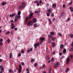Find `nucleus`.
<instances>
[{
    "label": "nucleus",
    "instance_id": "obj_1",
    "mask_svg": "<svg viewBox=\"0 0 73 73\" xmlns=\"http://www.w3.org/2000/svg\"><path fill=\"white\" fill-rule=\"evenodd\" d=\"M21 14V11H19L17 13V15H16L15 17L14 21L15 22H17L18 20V19H20L21 18V16L20 15Z\"/></svg>",
    "mask_w": 73,
    "mask_h": 73
},
{
    "label": "nucleus",
    "instance_id": "obj_2",
    "mask_svg": "<svg viewBox=\"0 0 73 73\" xmlns=\"http://www.w3.org/2000/svg\"><path fill=\"white\" fill-rule=\"evenodd\" d=\"M66 63L67 64H68L69 62H70V57H69L68 56L66 59Z\"/></svg>",
    "mask_w": 73,
    "mask_h": 73
},
{
    "label": "nucleus",
    "instance_id": "obj_3",
    "mask_svg": "<svg viewBox=\"0 0 73 73\" xmlns=\"http://www.w3.org/2000/svg\"><path fill=\"white\" fill-rule=\"evenodd\" d=\"M25 3L23 2L22 4V6H19V8H18L19 9H20V8H23L25 7Z\"/></svg>",
    "mask_w": 73,
    "mask_h": 73
},
{
    "label": "nucleus",
    "instance_id": "obj_4",
    "mask_svg": "<svg viewBox=\"0 0 73 73\" xmlns=\"http://www.w3.org/2000/svg\"><path fill=\"white\" fill-rule=\"evenodd\" d=\"M33 23V21H31L30 22H29L27 23V25H29V26H31L32 24Z\"/></svg>",
    "mask_w": 73,
    "mask_h": 73
},
{
    "label": "nucleus",
    "instance_id": "obj_5",
    "mask_svg": "<svg viewBox=\"0 0 73 73\" xmlns=\"http://www.w3.org/2000/svg\"><path fill=\"white\" fill-rule=\"evenodd\" d=\"M59 65H60V63L59 62H57L54 65V66L56 69L58 68Z\"/></svg>",
    "mask_w": 73,
    "mask_h": 73
},
{
    "label": "nucleus",
    "instance_id": "obj_6",
    "mask_svg": "<svg viewBox=\"0 0 73 73\" xmlns=\"http://www.w3.org/2000/svg\"><path fill=\"white\" fill-rule=\"evenodd\" d=\"M40 45V43H35V44L34 45L35 47V48H37V46L38 47L39 46V45Z\"/></svg>",
    "mask_w": 73,
    "mask_h": 73
},
{
    "label": "nucleus",
    "instance_id": "obj_7",
    "mask_svg": "<svg viewBox=\"0 0 73 73\" xmlns=\"http://www.w3.org/2000/svg\"><path fill=\"white\" fill-rule=\"evenodd\" d=\"M47 11L48 13H51L52 12V9H49L48 10H47Z\"/></svg>",
    "mask_w": 73,
    "mask_h": 73
},
{
    "label": "nucleus",
    "instance_id": "obj_8",
    "mask_svg": "<svg viewBox=\"0 0 73 73\" xmlns=\"http://www.w3.org/2000/svg\"><path fill=\"white\" fill-rule=\"evenodd\" d=\"M4 68H3V66L2 65H1L0 66V69H1V70L2 71V72H4V70H3Z\"/></svg>",
    "mask_w": 73,
    "mask_h": 73
},
{
    "label": "nucleus",
    "instance_id": "obj_9",
    "mask_svg": "<svg viewBox=\"0 0 73 73\" xmlns=\"http://www.w3.org/2000/svg\"><path fill=\"white\" fill-rule=\"evenodd\" d=\"M61 16L62 17H63V16H64L65 15V12H62L61 13Z\"/></svg>",
    "mask_w": 73,
    "mask_h": 73
},
{
    "label": "nucleus",
    "instance_id": "obj_10",
    "mask_svg": "<svg viewBox=\"0 0 73 73\" xmlns=\"http://www.w3.org/2000/svg\"><path fill=\"white\" fill-rule=\"evenodd\" d=\"M33 50V49L32 48H31L29 50L28 49L27 50V53H29V52H32V50Z\"/></svg>",
    "mask_w": 73,
    "mask_h": 73
},
{
    "label": "nucleus",
    "instance_id": "obj_11",
    "mask_svg": "<svg viewBox=\"0 0 73 73\" xmlns=\"http://www.w3.org/2000/svg\"><path fill=\"white\" fill-rule=\"evenodd\" d=\"M16 15V13H14V14H13L12 15L10 14L9 15V16L10 17H13V16H14Z\"/></svg>",
    "mask_w": 73,
    "mask_h": 73
},
{
    "label": "nucleus",
    "instance_id": "obj_12",
    "mask_svg": "<svg viewBox=\"0 0 73 73\" xmlns=\"http://www.w3.org/2000/svg\"><path fill=\"white\" fill-rule=\"evenodd\" d=\"M52 7L53 8L55 9L56 8V5L55 4H53L52 5Z\"/></svg>",
    "mask_w": 73,
    "mask_h": 73
},
{
    "label": "nucleus",
    "instance_id": "obj_13",
    "mask_svg": "<svg viewBox=\"0 0 73 73\" xmlns=\"http://www.w3.org/2000/svg\"><path fill=\"white\" fill-rule=\"evenodd\" d=\"M66 50L65 48L64 49L63 51V54H65V53H66Z\"/></svg>",
    "mask_w": 73,
    "mask_h": 73
},
{
    "label": "nucleus",
    "instance_id": "obj_14",
    "mask_svg": "<svg viewBox=\"0 0 73 73\" xmlns=\"http://www.w3.org/2000/svg\"><path fill=\"white\" fill-rule=\"evenodd\" d=\"M60 48H61V49H63L64 48V45L62 44H61L60 46Z\"/></svg>",
    "mask_w": 73,
    "mask_h": 73
},
{
    "label": "nucleus",
    "instance_id": "obj_15",
    "mask_svg": "<svg viewBox=\"0 0 73 73\" xmlns=\"http://www.w3.org/2000/svg\"><path fill=\"white\" fill-rule=\"evenodd\" d=\"M33 23H36V19H34L33 20Z\"/></svg>",
    "mask_w": 73,
    "mask_h": 73
},
{
    "label": "nucleus",
    "instance_id": "obj_16",
    "mask_svg": "<svg viewBox=\"0 0 73 73\" xmlns=\"http://www.w3.org/2000/svg\"><path fill=\"white\" fill-rule=\"evenodd\" d=\"M69 8L70 9L72 12L73 11V8L72 7H70Z\"/></svg>",
    "mask_w": 73,
    "mask_h": 73
},
{
    "label": "nucleus",
    "instance_id": "obj_17",
    "mask_svg": "<svg viewBox=\"0 0 73 73\" xmlns=\"http://www.w3.org/2000/svg\"><path fill=\"white\" fill-rule=\"evenodd\" d=\"M33 15V13H30V14L29 15V17H32Z\"/></svg>",
    "mask_w": 73,
    "mask_h": 73
},
{
    "label": "nucleus",
    "instance_id": "obj_18",
    "mask_svg": "<svg viewBox=\"0 0 73 73\" xmlns=\"http://www.w3.org/2000/svg\"><path fill=\"white\" fill-rule=\"evenodd\" d=\"M7 4V3L6 2H3L2 3V5H5Z\"/></svg>",
    "mask_w": 73,
    "mask_h": 73
},
{
    "label": "nucleus",
    "instance_id": "obj_19",
    "mask_svg": "<svg viewBox=\"0 0 73 73\" xmlns=\"http://www.w3.org/2000/svg\"><path fill=\"white\" fill-rule=\"evenodd\" d=\"M69 70V68H67L65 72L66 73H67V72H68Z\"/></svg>",
    "mask_w": 73,
    "mask_h": 73
},
{
    "label": "nucleus",
    "instance_id": "obj_20",
    "mask_svg": "<svg viewBox=\"0 0 73 73\" xmlns=\"http://www.w3.org/2000/svg\"><path fill=\"white\" fill-rule=\"evenodd\" d=\"M55 39H56V37H54L51 38V40L52 41H54V40H55Z\"/></svg>",
    "mask_w": 73,
    "mask_h": 73
},
{
    "label": "nucleus",
    "instance_id": "obj_21",
    "mask_svg": "<svg viewBox=\"0 0 73 73\" xmlns=\"http://www.w3.org/2000/svg\"><path fill=\"white\" fill-rule=\"evenodd\" d=\"M28 19H29V17H27L25 18V21H27L28 20Z\"/></svg>",
    "mask_w": 73,
    "mask_h": 73
},
{
    "label": "nucleus",
    "instance_id": "obj_22",
    "mask_svg": "<svg viewBox=\"0 0 73 73\" xmlns=\"http://www.w3.org/2000/svg\"><path fill=\"white\" fill-rule=\"evenodd\" d=\"M48 21L49 23L50 24H52V21H51V20H50V19H48Z\"/></svg>",
    "mask_w": 73,
    "mask_h": 73
},
{
    "label": "nucleus",
    "instance_id": "obj_23",
    "mask_svg": "<svg viewBox=\"0 0 73 73\" xmlns=\"http://www.w3.org/2000/svg\"><path fill=\"white\" fill-rule=\"evenodd\" d=\"M40 39L41 40V41H42V40H45V38H40Z\"/></svg>",
    "mask_w": 73,
    "mask_h": 73
},
{
    "label": "nucleus",
    "instance_id": "obj_24",
    "mask_svg": "<svg viewBox=\"0 0 73 73\" xmlns=\"http://www.w3.org/2000/svg\"><path fill=\"white\" fill-rule=\"evenodd\" d=\"M12 53H10L9 54V57L10 58H11V57H12Z\"/></svg>",
    "mask_w": 73,
    "mask_h": 73
},
{
    "label": "nucleus",
    "instance_id": "obj_25",
    "mask_svg": "<svg viewBox=\"0 0 73 73\" xmlns=\"http://www.w3.org/2000/svg\"><path fill=\"white\" fill-rule=\"evenodd\" d=\"M70 38H73V34H70Z\"/></svg>",
    "mask_w": 73,
    "mask_h": 73
},
{
    "label": "nucleus",
    "instance_id": "obj_26",
    "mask_svg": "<svg viewBox=\"0 0 73 73\" xmlns=\"http://www.w3.org/2000/svg\"><path fill=\"white\" fill-rule=\"evenodd\" d=\"M58 35H59V36H60V37L62 36V34L60 33H58Z\"/></svg>",
    "mask_w": 73,
    "mask_h": 73
},
{
    "label": "nucleus",
    "instance_id": "obj_27",
    "mask_svg": "<svg viewBox=\"0 0 73 73\" xmlns=\"http://www.w3.org/2000/svg\"><path fill=\"white\" fill-rule=\"evenodd\" d=\"M51 72V68L50 67L49 68V70H48V73H50Z\"/></svg>",
    "mask_w": 73,
    "mask_h": 73
},
{
    "label": "nucleus",
    "instance_id": "obj_28",
    "mask_svg": "<svg viewBox=\"0 0 73 73\" xmlns=\"http://www.w3.org/2000/svg\"><path fill=\"white\" fill-rule=\"evenodd\" d=\"M48 37H49V38H52V36L51 35H48Z\"/></svg>",
    "mask_w": 73,
    "mask_h": 73
},
{
    "label": "nucleus",
    "instance_id": "obj_29",
    "mask_svg": "<svg viewBox=\"0 0 73 73\" xmlns=\"http://www.w3.org/2000/svg\"><path fill=\"white\" fill-rule=\"evenodd\" d=\"M55 46V43H52V47H54Z\"/></svg>",
    "mask_w": 73,
    "mask_h": 73
},
{
    "label": "nucleus",
    "instance_id": "obj_30",
    "mask_svg": "<svg viewBox=\"0 0 73 73\" xmlns=\"http://www.w3.org/2000/svg\"><path fill=\"white\" fill-rule=\"evenodd\" d=\"M50 33L51 35H54V33L53 32H50Z\"/></svg>",
    "mask_w": 73,
    "mask_h": 73
},
{
    "label": "nucleus",
    "instance_id": "obj_31",
    "mask_svg": "<svg viewBox=\"0 0 73 73\" xmlns=\"http://www.w3.org/2000/svg\"><path fill=\"white\" fill-rule=\"evenodd\" d=\"M45 67V65H43L42 66V67H41V68H42V69H44Z\"/></svg>",
    "mask_w": 73,
    "mask_h": 73
},
{
    "label": "nucleus",
    "instance_id": "obj_32",
    "mask_svg": "<svg viewBox=\"0 0 73 73\" xmlns=\"http://www.w3.org/2000/svg\"><path fill=\"white\" fill-rule=\"evenodd\" d=\"M10 33V31H7V32L6 33V35H8V34H9Z\"/></svg>",
    "mask_w": 73,
    "mask_h": 73
},
{
    "label": "nucleus",
    "instance_id": "obj_33",
    "mask_svg": "<svg viewBox=\"0 0 73 73\" xmlns=\"http://www.w3.org/2000/svg\"><path fill=\"white\" fill-rule=\"evenodd\" d=\"M12 70L11 69H9V73H11L12 72Z\"/></svg>",
    "mask_w": 73,
    "mask_h": 73
},
{
    "label": "nucleus",
    "instance_id": "obj_34",
    "mask_svg": "<svg viewBox=\"0 0 73 73\" xmlns=\"http://www.w3.org/2000/svg\"><path fill=\"white\" fill-rule=\"evenodd\" d=\"M72 1H71L68 4V5H72Z\"/></svg>",
    "mask_w": 73,
    "mask_h": 73
},
{
    "label": "nucleus",
    "instance_id": "obj_35",
    "mask_svg": "<svg viewBox=\"0 0 73 73\" xmlns=\"http://www.w3.org/2000/svg\"><path fill=\"white\" fill-rule=\"evenodd\" d=\"M21 68H22V67L21 66V65H19V69H21Z\"/></svg>",
    "mask_w": 73,
    "mask_h": 73
},
{
    "label": "nucleus",
    "instance_id": "obj_36",
    "mask_svg": "<svg viewBox=\"0 0 73 73\" xmlns=\"http://www.w3.org/2000/svg\"><path fill=\"white\" fill-rule=\"evenodd\" d=\"M37 24H36V23L34 25V27H35V28H36V26H37Z\"/></svg>",
    "mask_w": 73,
    "mask_h": 73
},
{
    "label": "nucleus",
    "instance_id": "obj_37",
    "mask_svg": "<svg viewBox=\"0 0 73 73\" xmlns=\"http://www.w3.org/2000/svg\"><path fill=\"white\" fill-rule=\"evenodd\" d=\"M50 42H51V41H50V39H48V43H50Z\"/></svg>",
    "mask_w": 73,
    "mask_h": 73
},
{
    "label": "nucleus",
    "instance_id": "obj_38",
    "mask_svg": "<svg viewBox=\"0 0 73 73\" xmlns=\"http://www.w3.org/2000/svg\"><path fill=\"white\" fill-rule=\"evenodd\" d=\"M38 3V1L36 0V1H35L34 2V3Z\"/></svg>",
    "mask_w": 73,
    "mask_h": 73
},
{
    "label": "nucleus",
    "instance_id": "obj_39",
    "mask_svg": "<svg viewBox=\"0 0 73 73\" xmlns=\"http://www.w3.org/2000/svg\"><path fill=\"white\" fill-rule=\"evenodd\" d=\"M51 62L54 61V58H52L50 60Z\"/></svg>",
    "mask_w": 73,
    "mask_h": 73
},
{
    "label": "nucleus",
    "instance_id": "obj_40",
    "mask_svg": "<svg viewBox=\"0 0 73 73\" xmlns=\"http://www.w3.org/2000/svg\"><path fill=\"white\" fill-rule=\"evenodd\" d=\"M2 41H3V39L2 38H1L0 39V42H2Z\"/></svg>",
    "mask_w": 73,
    "mask_h": 73
},
{
    "label": "nucleus",
    "instance_id": "obj_41",
    "mask_svg": "<svg viewBox=\"0 0 73 73\" xmlns=\"http://www.w3.org/2000/svg\"><path fill=\"white\" fill-rule=\"evenodd\" d=\"M46 58L47 59H49V55H47L46 56Z\"/></svg>",
    "mask_w": 73,
    "mask_h": 73
},
{
    "label": "nucleus",
    "instance_id": "obj_42",
    "mask_svg": "<svg viewBox=\"0 0 73 73\" xmlns=\"http://www.w3.org/2000/svg\"><path fill=\"white\" fill-rule=\"evenodd\" d=\"M35 61V59H32L31 60V62H34Z\"/></svg>",
    "mask_w": 73,
    "mask_h": 73
},
{
    "label": "nucleus",
    "instance_id": "obj_43",
    "mask_svg": "<svg viewBox=\"0 0 73 73\" xmlns=\"http://www.w3.org/2000/svg\"><path fill=\"white\" fill-rule=\"evenodd\" d=\"M46 7H47V8H48V7L49 6V4H47L46 5Z\"/></svg>",
    "mask_w": 73,
    "mask_h": 73
},
{
    "label": "nucleus",
    "instance_id": "obj_44",
    "mask_svg": "<svg viewBox=\"0 0 73 73\" xmlns=\"http://www.w3.org/2000/svg\"><path fill=\"white\" fill-rule=\"evenodd\" d=\"M7 42L8 43H9V42H10V40H9V39H8L7 40Z\"/></svg>",
    "mask_w": 73,
    "mask_h": 73
},
{
    "label": "nucleus",
    "instance_id": "obj_45",
    "mask_svg": "<svg viewBox=\"0 0 73 73\" xmlns=\"http://www.w3.org/2000/svg\"><path fill=\"white\" fill-rule=\"evenodd\" d=\"M21 72V69H19V73H20Z\"/></svg>",
    "mask_w": 73,
    "mask_h": 73
},
{
    "label": "nucleus",
    "instance_id": "obj_46",
    "mask_svg": "<svg viewBox=\"0 0 73 73\" xmlns=\"http://www.w3.org/2000/svg\"><path fill=\"white\" fill-rule=\"evenodd\" d=\"M47 16H48V17H49V16H50V14L48 13H47Z\"/></svg>",
    "mask_w": 73,
    "mask_h": 73
},
{
    "label": "nucleus",
    "instance_id": "obj_47",
    "mask_svg": "<svg viewBox=\"0 0 73 73\" xmlns=\"http://www.w3.org/2000/svg\"><path fill=\"white\" fill-rule=\"evenodd\" d=\"M21 53L23 54L24 53V50H21Z\"/></svg>",
    "mask_w": 73,
    "mask_h": 73
},
{
    "label": "nucleus",
    "instance_id": "obj_48",
    "mask_svg": "<svg viewBox=\"0 0 73 73\" xmlns=\"http://www.w3.org/2000/svg\"><path fill=\"white\" fill-rule=\"evenodd\" d=\"M69 20H70V18H68L67 19V21H69Z\"/></svg>",
    "mask_w": 73,
    "mask_h": 73
},
{
    "label": "nucleus",
    "instance_id": "obj_49",
    "mask_svg": "<svg viewBox=\"0 0 73 73\" xmlns=\"http://www.w3.org/2000/svg\"><path fill=\"white\" fill-rule=\"evenodd\" d=\"M21 64L23 66L24 65V63L23 62H21Z\"/></svg>",
    "mask_w": 73,
    "mask_h": 73
},
{
    "label": "nucleus",
    "instance_id": "obj_50",
    "mask_svg": "<svg viewBox=\"0 0 73 73\" xmlns=\"http://www.w3.org/2000/svg\"><path fill=\"white\" fill-rule=\"evenodd\" d=\"M37 12H38V13H40V10H38L37 11Z\"/></svg>",
    "mask_w": 73,
    "mask_h": 73
},
{
    "label": "nucleus",
    "instance_id": "obj_51",
    "mask_svg": "<svg viewBox=\"0 0 73 73\" xmlns=\"http://www.w3.org/2000/svg\"><path fill=\"white\" fill-rule=\"evenodd\" d=\"M15 28V27L14 26H12L11 27V29H14V28Z\"/></svg>",
    "mask_w": 73,
    "mask_h": 73
},
{
    "label": "nucleus",
    "instance_id": "obj_52",
    "mask_svg": "<svg viewBox=\"0 0 73 73\" xmlns=\"http://www.w3.org/2000/svg\"><path fill=\"white\" fill-rule=\"evenodd\" d=\"M59 54L60 56H62V53H61V52H60L59 53Z\"/></svg>",
    "mask_w": 73,
    "mask_h": 73
},
{
    "label": "nucleus",
    "instance_id": "obj_53",
    "mask_svg": "<svg viewBox=\"0 0 73 73\" xmlns=\"http://www.w3.org/2000/svg\"><path fill=\"white\" fill-rule=\"evenodd\" d=\"M51 17H54V14L52 13L51 14Z\"/></svg>",
    "mask_w": 73,
    "mask_h": 73
},
{
    "label": "nucleus",
    "instance_id": "obj_54",
    "mask_svg": "<svg viewBox=\"0 0 73 73\" xmlns=\"http://www.w3.org/2000/svg\"><path fill=\"white\" fill-rule=\"evenodd\" d=\"M36 65H37V63H36L35 64L34 66H36Z\"/></svg>",
    "mask_w": 73,
    "mask_h": 73
},
{
    "label": "nucleus",
    "instance_id": "obj_55",
    "mask_svg": "<svg viewBox=\"0 0 73 73\" xmlns=\"http://www.w3.org/2000/svg\"><path fill=\"white\" fill-rule=\"evenodd\" d=\"M26 70L27 72H29V69H28V68H27Z\"/></svg>",
    "mask_w": 73,
    "mask_h": 73
},
{
    "label": "nucleus",
    "instance_id": "obj_56",
    "mask_svg": "<svg viewBox=\"0 0 73 73\" xmlns=\"http://www.w3.org/2000/svg\"><path fill=\"white\" fill-rule=\"evenodd\" d=\"M70 58H73V55H70Z\"/></svg>",
    "mask_w": 73,
    "mask_h": 73
},
{
    "label": "nucleus",
    "instance_id": "obj_57",
    "mask_svg": "<svg viewBox=\"0 0 73 73\" xmlns=\"http://www.w3.org/2000/svg\"><path fill=\"white\" fill-rule=\"evenodd\" d=\"M63 8H65V5L64 4L63 5Z\"/></svg>",
    "mask_w": 73,
    "mask_h": 73
},
{
    "label": "nucleus",
    "instance_id": "obj_58",
    "mask_svg": "<svg viewBox=\"0 0 73 73\" xmlns=\"http://www.w3.org/2000/svg\"><path fill=\"white\" fill-rule=\"evenodd\" d=\"M3 62V60L1 59H0V62Z\"/></svg>",
    "mask_w": 73,
    "mask_h": 73
},
{
    "label": "nucleus",
    "instance_id": "obj_59",
    "mask_svg": "<svg viewBox=\"0 0 73 73\" xmlns=\"http://www.w3.org/2000/svg\"><path fill=\"white\" fill-rule=\"evenodd\" d=\"M71 51H73V47H72L71 48Z\"/></svg>",
    "mask_w": 73,
    "mask_h": 73
},
{
    "label": "nucleus",
    "instance_id": "obj_60",
    "mask_svg": "<svg viewBox=\"0 0 73 73\" xmlns=\"http://www.w3.org/2000/svg\"><path fill=\"white\" fill-rule=\"evenodd\" d=\"M11 26H13V25H14V24H13V23H11Z\"/></svg>",
    "mask_w": 73,
    "mask_h": 73
},
{
    "label": "nucleus",
    "instance_id": "obj_61",
    "mask_svg": "<svg viewBox=\"0 0 73 73\" xmlns=\"http://www.w3.org/2000/svg\"><path fill=\"white\" fill-rule=\"evenodd\" d=\"M21 54H18V56H19V57H20V56H21Z\"/></svg>",
    "mask_w": 73,
    "mask_h": 73
},
{
    "label": "nucleus",
    "instance_id": "obj_62",
    "mask_svg": "<svg viewBox=\"0 0 73 73\" xmlns=\"http://www.w3.org/2000/svg\"><path fill=\"white\" fill-rule=\"evenodd\" d=\"M43 41L42 40H41L40 41V44H41L42 42Z\"/></svg>",
    "mask_w": 73,
    "mask_h": 73
},
{
    "label": "nucleus",
    "instance_id": "obj_63",
    "mask_svg": "<svg viewBox=\"0 0 73 73\" xmlns=\"http://www.w3.org/2000/svg\"><path fill=\"white\" fill-rule=\"evenodd\" d=\"M42 3V1L40 0V1H39V4H41V3Z\"/></svg>",
    "mask_w": 73,
    "mask_h": 73
},
{
    "label": "nucleus",
    "instance_id": "obj_64",
    "mask_svg": "<svg viewBox=\"0 0 73 73\" xmlns=\"http://www.w3.org/2000/svg\"><path fill=\"white\" fill-rule=\"evenodd\" d=\"M71 45L72 46H73V42H72Z\"/></svg>",
    "mask_w": 73,
    "mask_h": 73
}]
</instances>
